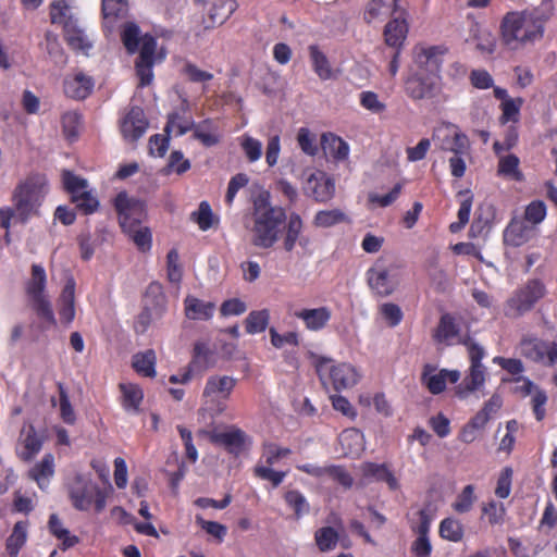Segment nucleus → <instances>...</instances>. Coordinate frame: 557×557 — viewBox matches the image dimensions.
I'll list each match as a JSON object with an SVG mask.
<instances>
[{
    "label": "nucleus",
    "instance_id": "1",
    "mask_svg": "<svg viewBox=\"0 0 557 557\" xmlns=\"http://www.w3.org/2000/svg\"><path fill=\"white\" fill-rule=\"evenodd\" d=\"M270 193L262 190L253 200V226L251 243L256 247L268 249L280 238L281 226L286 220L285 210L273 206Z\"/></svg>",
    "mask_w": 557,
    "mask_h": 557
},
{
    "label": "nucleus",
    "instance_id": "2",
    "mask_svg": "<svg viewBox=\"0 0 557 557\" xmlns=\"http://www.w3.org/2000/svg\"><path fill=\"white\" fill-rule=\"evenodd\" d=\"M545 17L539 9L506 14L502 23V39L511 50H518L543 37Z\"/></svg>",
    "mask_w": 557,
    "mask_h": 557
},
{
    "label": "nucleus",
    "instance_id": "3",
    "mask_svg": "<svg viewBox=\"0 0 557 557\" xmlns=\"http://www.w3.org/2000/svg\"><path fill=\"white\" fill-rule=\"evenodd\" d=\"M47 194V178L44 174H29L14 188L12 202L15 222L25 224L28 220L39 214Z\"/></svg>",
    "mask_w": 557,
    "mask_h": 557
},
{
    "label": "nucleus",
    "instance_id": "4",
    "mask_svg": "<svg viewBox=\"0 0 557 557\" xmlns=\"http://www.w3.org/2000/svg\"><path fill=\"white\" fill-rule=\"evenodd\" d=\"M67 494L76 510L88 511L94 508L95 512L100 513L106 509L109 492L89 475L77 473L67 485Z\"/></svg>",
    "mask_w": 557,
    "mask_h": 557
},
{
    "label": "nucleus",
    "instance_id": "5",
    "mask_svg": "<svg viewBox=\"0 0 557 557\" xmlns=\"http://www.w3.org/2000/svg\"><path fill=\"white\" fill-rule=\"evenodd\" d=\"M46 270L41 264L34 263L30 268V277L25 283V293L36 314L51 325H55L57 321L51 302L46 294Z\"/></svg>",
    "mask_w": 557,
    "mask_h": 557
},
{
    "label": "nucleus",
    "instance_id": "6",
    "mask_svg": "<svg viewBox=\"0 0 557 557\" xmlns=\"http://www.w3.org/2000/svg\"><path fill=\"white\" fill-rule=\"evenodd\" d=\"M62 184L64 190L70 195V200L75 209L84 215H90L98 211L100 202L89 188L88 181L76 175L70 170L62 171Z\"/></svg>",
    "mask_w": 557,
    "mask_h": 557
},
{
    "label": "nucleus",
    "instance_id": "7",
    "mask_svg": "<svg viewBox=\"0 0 557 557\" xmlns=\"http://www.w3.org/2000/svg\"><path fill=\"white\" fill-rule=\"evenodd\" d=\"M463 345L467 347L471 364L468 374L456 389V394L460 399H466L473 392L480 391L484 386L486 379L485 368L482 364V359L485 356L484 348L471 338L466 339Z\"/></svg>",
    "mask_w": 557,
    "mask_h": 557
},
{
    "label": "nucleus",
    "instance_id": "8",
    "mask_svg": "<svg viewBox=\"0 0 557 557\" xmlns=\"http://www.w3.org/2000/svg\"><path fill=\"white\" fill-rule=\"evenodd\" d=\"M542 282L532 280L517 289L506 301L504 312L509 318H519L529 312L545 296Z\"/></svg>",
    "mask_w": 557,
    "mask_h": 557
},
{
    "label": "nucleus",
    "instance_id": "9",
    "mask_svg": "<svg viewBox=\"0 0 557 557\" xmlns=\"http://www.w3.org/2000/svg\"><path fill=\"white\" fill-rule=\"evenodd\" d=\"M315 367L323 384H325V380L329 379L336 391L350 388L356 385L360 379L359 372L350 363L343 362L333 364L331 360L320 358Z\"/></svg>",
    "mask_w": 557,
    "mask_h": 557
},
{
    "label": "nucleus",
    "instance_id": "10",
    "mask_svg": "<svg viewBox=\"0 0 557 557\" xmlns=\"http://www.w3.org/2000/svg\"><path fill=\"white\" fill-rule=\"evenodd\" d=\"M114 208L119 215L122 231H131L141 226L146 218V206L143 201L129 198L125 191L119 193L114 198Z\"/></svg>",
    "mask_w": 557,
    "mask_h": 557
},
{
    "label": "nucleus",
    "instance_id": "11",
    "mask_svg": "<svg viewBox=\"0 0 557 557\" xmlns=\"http://www.w3.org/2000/svg\"><path fill=\"white\" fill-rule=\"evenodd\" d=\"M399 280V271L394 265L375 264L368 271V284L371 290L381 297L393 294Z\"/></svg>",
    "mask_w": 557,
    "mask_h": 557
},
{
    "label": "nucleus",
    "instance_id": "12",
    "mask_svg": "<svg viewBox=\"0 0 557 557\" xmlns=\"http://www.w3.org/2000/svg\"><path fill=\"white\" fill-rule=\"evenodd\" d=\"M432 140L441 150L455 154H463L469 148L467 136L459 131L458 126L450 123L436 127L433 131Z\"/></svg>",
    "mask_w": 557,
    "mask_h": 557
},
{
    "label": "nucleus",
    "instance_id": "13",
    "mask_svg": "<svg viewBox=\"0 0 557 557\" xmlns=\"http://www.w3.org/2000/svg\"><path fill=\"white\" fill-rule=\"evenodd\" d=\"M304 173L307 177L302 189L307 196L320 202L327 201L334 196L335 183L326 173L311 169L305 170Z\"/></svg>",
    "mask_w": 557,
    "mask_h": 557
},
{
    "label": "nucleus",
    "instance_id": "14",
    "mask_svg": "<svg viewBox=\"0 0 557 557\" xmlns=\"http://www.w3.org/2000/svg\"><path fill=\"white\" fill-rule=\"evenodd\" d=\"M157 49V39L146 34L141 40L139 55L135 62L136 73L140 79V86H148L153 78L152 66L154 64V53Z\"/></svg>",
    "mask_w": 557,
    "mask_h": 557
},
{
    "label": "nucleus",
    "instance_id": "15",
    "mask_svg": "<svg viewBox=\"0 0 557 557\" xmlns=\"http://www.w3.org/2000/svg\"><path fill=\"white\" fill-rule=\"evenodd\" d=\"M521 354L536 362L553 364L557 361V344L539 338H525L520 345Z\"/></svg>",
    "mask_w": 557,
    "mask_h": 557
},
{
    "label": "nucleus",
    "instance_id": "16",
    "mask_svg": "<svg viewBox=\"0 0 557 557\" xmlns=\"http://www.w3.org/2000/svg\"><path fill=\"white\" fill-rule=\"evenodd\" d=\"M236 385L232 376L211 377V416L222 414L227 408V401Z\"/></svg>",
    "mask_w": 557,
    "mask_h": 557
},
{
    "label": "nucleus",
    "instance_id": "17",
    "mask_svg": "<svg viewBox=\"0 0 557 557\" xmlns=\"http://www.w3.org/2000/svg\"><path fill=\"white\" fill-rule=\"evenodd\" d=\"M148 128V121L140 107H132L120 123L123 138L128 143H136Z\"/></svg>",
    "mask_w": 557,
    "mask_h": 557
},
{
    "label": "nucleus",
    "instance_id": "18",
    "mask_svg": "<svg viewBox=\"0 0 557 557\" xmlns=\"http://www.w3.org/2000/svg\"><path fill=\"white\" fill-rule=\"evenodd\" d=\"M209 362V346L206 342H197L194 345L191 360L184 371V373L180 376L177 374H173L170 376L169 381L173 384L176 383H186L193 376L200 374L208 367Z\"/></svg>",
    "mask_w": 557,
    "mask_h": 557
},
{
    "label": "nucleus",
    "instance_id": "19",
    "mask_svg": "<svg viewBox=\"0 0 557 557\" xmlns=\"http://www.w3.org/2000/svg\"><path fill=\"white\" fill-rule=\"evenodd\" d=\"M95 81L83 72L67 75L63 81V90L66 97L74 100H84L92 92Z\"/></svg>",
    "mask_w": 557,
    "mask_h": 557
},
{
    "label": "nucleus",
    "instance_id": "20",
    "mask_svg": "<svg viewBox=\"0 0 557 557\" xmlns=\"http://www.w3.org/2000/svg\"><path fill=\"white\" fill-rule=\"evenodd\" d=\"M459 379H460L459 371H457V370L436 371V369L431 364L424 366L423 372L421 375L422 383L428 387V389L432 394L442 393L446 387L447 381H449L451 383H456Z\"/></svg>",
    "mask_w": 557,
    "mask_h": 557
},
{
    "label": "nucleus",
    "instance_id": "21",
    "mask_svg": "<svg viewBox=\"0 0 557 557\" xmlns=\"http://www.w3.org/2000/svg\"><path fill=\"white\" fill-rule=\"evenodd\" d=\"M438 87V77L436 74L423 76L418 74L406 83L407 94L414 100L431 98L435 95Z\"/></svg>",
    "mask_w": 557,
    "mask_h": 557
},
{
    "label": "nucleus",
    "instance_id": "22",
    "mask_svg": "<svg viewBox=\"0 0 557 557\" xmlns=\"http://www.w3.org/2000/svg\"><path fill=\"white\" fill-rule=\"evenodd\" d=\"M394 13H398L397 0H369L363 10L368 24H381Z\"/></svg>",
    "mask_w": 557,
    "mask_h": 557
},
{
    "label": "nucleus",
    "instance_id": "23",
    "mask_svg": "<svg viewBox=\"0 0 557 557\" xmlns=\"http://www.w3.org/2000/svg\"><path fill=\"white\" fill-rule=\"evenodd\" d=\"M245 437V433L233 425L225 429H211V443L219 444L231 453H237L242 449Z\"/></svg>",
    "mask_w": 557,
    "mask_h": 557
},
{
    "label": "nucleus",
    "instance_id": "24",
    "mask_svg": "<svg viewBox=\"0 0 557 557\" xmlns=\"http://www.w3.org/2000/svg\"><path fill=\"white\" fill-rule=\"evenodd\" d=\"M75 288L76 282L73 276H70L61 292L59 298V317L64 325H70L75 319Z\"/></svg>",
    "mask_w": 557,
    "mask_h": 557
},
{
    "label": "nucleus",
    "instance_id": "25",
    "mask_svg": "<svg viewBox=\"0 0 557 557\" xmlns=\"http://www.w3.org/2000/svg\"><path fill=\"white\" fill-rule=\"evenodd\" d=\"M534 235V226L524 220L513 219L504 233L507 245L519 247L528 243Z\"/></svg>",
    "mask_w": 557,
    "mask_h": 557
},
{
    "label": "nucleus",
    "instance_id": "26",
    "mask_svg": "<svg viewBox=\"0 0 557 557\" xmlns=\"http://www.w3.org/2000/svg\"><path fill=\"white\" fill-rule=\"evenodd\" d=\"M321 145L324 154L332 158L334 161L342 162L348 159L349 145L341 137L332 133L323 134Z\"/></svg>",
    "mask_w": 557,
    "mask_h": 557
},
{
    "label": "nucleus",
    "instance_id": "27",
    "mask_svg": "<svg viewBox=\"0 0 557 557\" xmlns=\"http://www.w3.org/2000/svg\"><path fill=\"white\" fill-rule=\"evenodd\" d=\"M408 34V25L403 17V13H398L396 17L389 21L384 29L385 42L389 47L399 49Z\"/></svg>",
    "mask_w": 557,
    "mask_h": 557
},
{
    "label": "nucleus",
    "instance_id": "28",
    "mask_svg": "<svg viewBox=\"0 0 557 557\" xmlns=\"http://www.w3.org/2000/svg\"><path fill=\"white\" fill-rule=\"evenodd\" d=\"M331 315V310L327 307L302 309L295 313V317L302 320L306 327L310 331L323 329L330 321Z\"/></svg>",
    "mask_w": 557,
    "mask_h": 557
},
{
    "label": "nucleus",
    "instance_id": "29",
    "mask_svg": "<svg viewBox=\"0 0 557 557\" xmlns=\"http://www.w3.org/2000/svg\"><path fill=\"white\" fill-rule=\"evenodd\" d=\"M308 52L312 70L320 79L329 81L335 78V72L326 54L318 46H309Z\"/></svg>",
    "mask_w": 557,
    "mask_h": 557
},
{
    "label": "nucleus",
    "instance_id": "30",
    "mask_svg": "<svg viewBox=\"0 0 557 557\" xmlns=\"http://www.w3.org/2000/svg\"><path fill=\"white\" fill-rule=\"evenodd\" d=\"M157 355L153 349L136 352L132 358V367L137 374L144 377L153 379L156 371Z\"/></svg>",
    "mask_w": 557,
    "mask_h": 557
},
{
    "label": "nucleus",
    "instance_id": "31",
    "mask_svg": "<svg viewBox=\"0 0 557 557\" xmlns=\"http://www.w3.org/2000/svg\"><path fill=\"white\" fill-rule=\"evenodd\" d=\"M21 435L23 436V450L20 453V458L25 462H29L41 450L44 441L37 434L33 424H29L27 430H23Z\"/></svg>",
    "mask_w": 557,
    "mask_h": 557
},
{
    "label": "nucleus",
    "instance_id": "32",
    "mask_svg": "<svg viewBox=\"0 0 557 557\" xmlns=\"http://www.w3.org/2000/svg\"><path fill=\"white\" fill-rule=\"evenodd\" d=\"M53 474L54 457L52 454H46L28 472V476L34 480L41 490L48 485V481Z\"/></svg>",
    "mask_w": 557,
    "mask_h": 557
},
{
    "label": "nucleus",
    "instance_id": "33",
    "mask_svg": "<svg viewBox=\"0 0 557 557\" xmlns=\"http://www.w3.org/2000/svg\"><path fill=\"white\" fill-rule=\"evenodd\" d=\"M362 473L367 482H385L393 491L397 490L399 486L398 480L384 465L366 463L362 466Z\"/></svg>",
    "mask_w": 557,
    "mask_h": 557
},
{
    "label": "nucleus",
    "instance_id": "34",
    "mask_svg": "<svg viewBox=\"0 0 557 557\" xmlns=\"http://www.w3.org/2000/svg\"><path fill=\"white\" fill-rule=\"evenodd\" d=\"M63 32L66 44L73 50L87 51L91 48V42L77 21L65 24Z\"/></svg>",
    "mask_w": 557,
    "mask_h": 557
},
{
    "label": "nucleus",
    "instance_id": "35",
    "mask_svg": "<svg viewBox=\"0 0 557 557\" xmlns=\"http://www.w3.org/2000/svg\"><path fill=\"white\" fill-rule=\"evenodd\" d=\"M339 443L345 455L358 456L364 449L363 434L354 428L341 433Z\"/></svg>",
    "mask_w": 557,
    "mask_h": 557
},
{
    "label": "nucleus",
    "instance_id": "36",
    "mask_svg": "<svg viewBox=\"0 0 557 557\" xmlns=\"http://www.w3.org/2000/svg\"><path fill=\"white\" fill-rule=\"evenodd\" d=\"M48 528L50 533L61 541L60 548L66 550L74 547L79 543V539L76 535H72L70 531L63 527L61 520L57 513H52L49 517Z\"/></svg>",
    "mask_w": 557,
    "mask_h": 557
},
{
    "label": "nucleus",
    "instance_id": "37",
    "mask_svg": "<svg viewBox=\"0 0 557 557\" xmlns=\"http://www.w3.org/2000/svg\"><path fill=\"white\" fill-rule=\"evenodd\" d=\"M145 306H149L154 311L156 317H161L165 311L166 297L162 285L158 282H151L145 293Z\"/></svg>",
    "mask_w": 557,
    "mask_h": 557
},
{
    "label": "nucleus",
    "instance_id": "38",
    "mask_svg": "<svg viewBox=\"0 0 557 557\" xmlns=\"http://www.w3.org/2000/svg\"><path fill=\"white\" fill-rule=\"evenodd\" d=\"M72 0H53L49 5V16L52 24L62 25L77 21L71 12Z\"/></svg>",
    "mask_w": 557,
    "mask_h": 557
},
{
    "label": "nucleus",
    "instance_id": "39",
    "mask_svg": "<svg viewBox=\"0 0 557 557\" xmlns=\"http://www.w3.org/2000/svg\"><path fill=\"white\" fill-rule=\"evenodd\" d=\"M122 406L125 410L138 411L144 399V392L139 385L134 383H121Z\"/></svg>",
    "mask_w": 557,
    "mask_h": 557
},
{
    "label": "nucleus",
    "instance_id": "40",
    "mask_svg": "<svg viewBox=\"0 0 557 557\" xmlns=\"http://www.w3.org/2000/svg\"><path fill=\"white\" fill-rule=\"evenodd\" d=\"M26 521H18L14 524L12 533L7 539L5 548L10 557H16L27 540Z\"/></svg>",
    "mask_w": 557,
    "mask_h": 557
},
{
    "label": "nucleus",
    "instance_id": "41",
    "mask_svg": "<svg viewBox=\"0 0 557 557\" xmlns=\"http://www.w3.org/2000/svg\"><path fill=\"white\" fill-rule=\"evenodd\" d=\"M458 337V329L449 314L442 315L438 326L434 333V339L437 343L453 345Z\"/></svg>",
    "mask_w": 557,
    "mask_h": 557
},
{
    "label": "nucleus",
    "instance_id": "42",
    "mask_svg": "<svg viewBox=\"0 0 557 557\" xmlns=\"http://www.w3.org/2000/svg\"><path fill=\"white\" fill-rule=\"evenodd\" d=\"M236 9V0H214L211 8V26L224 24Z\"/></svg>",
    "mask_w": 557,
    "mask_h": 557
},
{
    "label": "nucleus",
    "instance_id": "43",
    "mask_svg": "<svg viewBox=\"0 0 557 557\" xmlns=\"http://www.w3.org/2000/svg\"><path fill=\"white\" fill-rule=\"evenodd\" d=\"M441 54H443V50L440 47L433 46L428 48H420L416 54V62L419 66H424L432 74H435L440 67Z\"/></svg>",
    "mask_w": 557,
    "mask_h": 557
},
{
    "label": "nucleus",
    "instance_id": "44",
    "mask_svg": "<svg viewBox=\"0 0 557 557\" xmlns=\"http://www.w3.org/2000/svg\"><path fill=\"white\" fill-rule=\"evenodd\" d=\"M184 312L189 320H207L209 318V304L188 295L184 299Z\"/></svg>",
    "mask_w": 557,
    "mask_h": 557
},
{
    "label": "nucleus",
    "instance_id": "45",
    "mask_svg": "<svg viewBox=\"0 0 557 557\" xmlns=\"http://www.w3.org/2000/svg\"><path fill=\"white\" fill-rule=\"evenodd\" d=\"M127 12V0H101V13L104 20L114 22L119 18H124Z\"/></svg>",
    "mask_w": 557,
    "mask_h": 557
},
{
    "label": "nucleus",
    "instance_id": "46",
    "mask_svg": "<svg viewBox=\"0 0 557 557\" xmlns=\"http://www.w3.org/2000/svg\"><path fill=\"white\" fill-rule=\"evenodd\" d=\"M302 230V221L300 216L296 213L289 215L287 223V231L284 237V249L286 251H292L295 247L297 240L302 244V239L300 238V233Z\"/></svg>",
    "mask_w": 557,
    "mask_h": 557
},
{
    "label": "nucleus",
    "instance_id": "47",
    "mask_svg": "<svg viewBox=\"0 0 557 557\" xmlns=\"http://www.w3.org/2000/svg\"><path fill=\"white\" fill-rule=\"evenodd\" d=\"M239 146L246 159L250 163L260 160L262 156V143L259 139L253 138L248 134H244L239 137Z\"/></svg>",
    "mask_w": 557,
    "mask_h": 557
},
{
    "label": "nucleus",
    "instance_id": "48",
    "mask_svg": "<svg viewBox=\"0 0 557 557\" xmlns=\"http://www.w3.org/2000/svg\"><path fill=\"white\" fill-rule=\"evenodd\" d=\"M269 311L263 309L259 311H251L246 320L245 326L248 334H257L263 332L269 324Z\"/></svg>",
    "mask_w": 557,
    "mask_h": 557
},
{
    "label": "nucleus",
    "instance_id": "49",
    "mask_svg": "<svg viewBox=\"0 0 557 557\" xmlns=\"http://www.w3.org/2000/svg\"><path fill=\"white\" fill-rule=\"evenodd\" d=\"M338 533L331 527H323L315 531L314 540L321 552H329L336 547Z\"/></svg>",
    "mask_w": 557,
    "mask_h": 557
},
{
    "label": "nucleus",
    "instance_id": "50",
    "mask_svg": "<svg viewBox=\"0 0 557 557\" xmlns=\"http://www.w3.org/2000/svg\"><path fill=\"white\" fill-rule=\"evenodd\" d=\"M123 233L133 240L139 251L147 252L151 249L152 234L148 226L132 228L131 231H124Z\"/></svg>",
    "mask_w": 557,
    "mask_h": 557
},
{
    "label": "nucleus",
    "instance_id": "51",
    "mask_svg": "<svg viewBox=\"0 0 557 557\" xmlns=\"http://www.w3.org/2000/svg\"><path fill=\"white\" fill-rule=\"evenodd\" d=\"M140 29L135 23H126L121 34L122 42L129 54L138 51Z\"/></svg>",
    "mask_w": 557,
    "mask_h": 557
},
{
    "label": "nucleus",
    "instance_id": "52",
    "mask_svg": "<svg viewBox=\"0 0 557 557\" xmlns=\"http://www.w3.org/2000/svg\"><path fill=\"white\" fill-rule=\"evenodd\" d=\"M57 386L59 391L60 417L64 423L72 425L76 422V416L67 392L61 382H58Z\"/></svg>",
    "mask_w": 557,
    "mask_h": 557
},
{
    "label": "nucleus",
    "instance_id": "53",
    "mask_svg": "<svg viewBox=\"0 0 557 557\" xmlns=\"http://www.w3.org/2000/svg\"><path fill=\"white\" fill-rule=\"evenodd\" d=\"M440 534L445 540L459 542L463 536L462 524L456 519L446 518L440 524Z\"/></svg>",
    "mask_w": 557,
    "mask_h": 557
},
{
    "label": "nucleus",
    "instance_id": "54",
    "mask_svg": "<svg viewBox=\"0 0 557 557\" xmlns=\"http://www.w3.org/2000/svg\"><path fill=\"white\" fill-rule=\"evenodd\" d=\"M81 121L82 115L76 111H67L62 115V131L67 139L72 140L78 136Z\"/></svg>",
    "mask_w": 557,
    "mask_h": 557
},
{
    "label": "nucleus",
    "instance_id": "55",
    "mask_svg": "<svg viewBox=\"0 0 557 557\" xmlns=\"http://www.w3.org/2000/svg\"><path fill=\"white\" fill-rule=\"evenodd\" d=\"M166 274L171 283H181L183 277V270L180 263L178 251L175 248H172L166 255Z\"/></svg>",
    "mask_w": 557,
    "mask_h": 557
},
{
    "label": "nucleus",
    "instance_id": "56",
    "mask_svg": "<svg viewBox=\"0 0 557 557\" xmlns=\"http://www.w3.org/2000/svg\"><path fill=\"white\" fill-rule=\"evenodd\" d=\"M498 173L516 181L521 180L522 175L519 171V159L515 154L502 157L498 163Z\"/></svg>",
    "mask_w": 557,
    "mask_h": 557
},
{
    "label": "nucleus",
    "instance_id": "57",
    "mask_svg": "<svg viewBox=\"0 0 557 557\" xmlns=\"http://www.w3.org/2000/svg\"><path fill=\"white\" fill-rule=\"evenodd\" d=\"M297 143L300 149L308 156H315L318 152V146L315 144V135L312 134L308 128L301 127L297 134Z\"/></svg>",
    "mask_w": 557,
    "mask_h": 557
},
{
    "label": "nucleus",
    "instance_id": "58",
    "mask_svg": "<svg viewBox=\"0 0 557 557\" xmlns=\"http://www.w3.org/2000/svg\"><path fill=\"white\" fill-rule=\"evenodd\" d=\"M546 215V207L542 201H532L525 209L524 221L532 226L541 223Z\"/></svg>",
    "mask_w": 557,
    "mask_h": 557
},
{
    "label": "nucleus",
    "instance_id": "59",
    "mask_svg": "<svg viewBox=\"0 0 557 557\" xmlns=\"http://www.w3.org/2000/svg\"><path fill=\"white\" fill-rule=\"evenodd\" d=\"M474 500H475L474 487L472 485H467L462 490V492L458 495L453 507L457 512H460V513L468 512L471 509Z\"/></svg>",
    "mask_w": 557,
    "mask_h": 557
},
{
    "label": "nucleus",
    "instance_id": "60",
    "mask_svg": "<svg viewBox=\"0 0 557 557\" xmlns=\"http://www.w3.org/2000/svg\"><path fill=\"white\" fill-rule=\"evenodd\" d=\"M345 215L337 209L319 211L314 216V223L321 227H330L344 220Z\"/></svg>",
    "mask_w": 557,
    "mask_h": 557
},
{
    "label": "nucleus",
    "instance_id": "61",
    "mask_svg": "<svg viewBox=\"0 0 557 557\" xmlns=\"http://www.w3.org/2000/svg\"><path fill=\"white\" fill-rule=\"evenodd\" d=\"M271 344L277 348L281 349L286 345L289 346H298L299 339L298 334L296 332H287L285 334H280L275 329H270L269 331Z\"/></svg>",
    "mask_w": 557,
    "mask_h": 557
},
{
    "label": "nucleus",
    "instance_id": "62",
    "mask_svg": "<svg viewBox=\"0 0 557 557\" xmlns=\"http://www.w3.org/2000/svg\"><path fill=\"white\" fill-rule=\"evenodd\" d=\"M286 503L294 509L297 517L309 511V505L305 496L298 491H289L285 494Z\"/></svg>",
    "mask_w": 557,
    "mask_h": 557
},
{
    "label": "nucleus",
    "instance_id": "63",
    "mask_svg": "<svg viewBox=\"0 0 557 557\" xmlns=\"http://www.w3.org/2000/svg\"><path fill=\"white\" fill-rule=\"evenodd\" d=\"M324 478H330L333 481L338 482L345 488L351 487L354 480L350 474L339 466H327L325 467Z\"/></svg>",
    "mask_w": 557,
    "mask_h": 557
},
{
    "label": "nucleus",
    "instance_id": "64",
    "mask_svg": "<svg viewBox=\"0 0 557 557\" xmlns=\"http://www.w3.org/2000/svg\"><path fill=\"white\" fill-rule=\"evenodd\" d=\"M360 103L364 109L375 114L382 113L386 108L385 103L373 91H362L360 94Z\"/></svg>",
    "mask_w": 557,
    "mask_h": 557
}]
</instances>
